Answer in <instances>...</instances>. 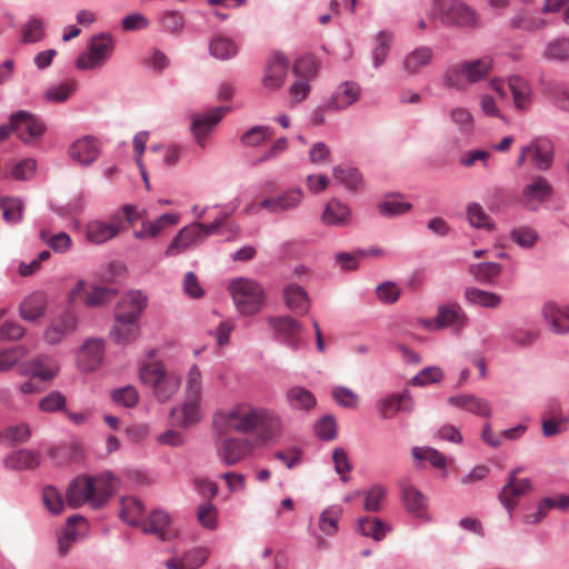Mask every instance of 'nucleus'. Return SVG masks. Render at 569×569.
<instances>
[{"label":"nucleus","mask_w":569,"mask_h":569,"mask_svg":"<svg viewBox=\"0 0 569 569\" xmlns=\"http://www.w3.org/2000/svg\"><path fill=\"white\" fill-rule=\"evenodd\" d=\"M139 377L142 383L152 389L159 402L169 401L180 389L181 379L173 371H168L161 361H148L140 366Z\"/></svg>","instance_id":"3"},{"label":"nucleus","mask_w":569,"mask_h":569,"mask_svg":"<svg viewBox=\"0 0 569 569\" xmlns=\"http://www.w3.org/2000/svg\"><path fill=\"white\" fill-rule=\"evenodd\" d=\"M111 335L117 343L126 345L134 341L139 336L138 321L116 320Z\"/></svg>","instance_id":"42"},{"label":"nucleus","mask_w":569,"mask_h":569,"mask_svg":"<svg viewBox=\"0 0 569 569\" xmlns=\"http://www.w3.org/2000/svg\"><path fill=\"white\" fill-rule=\"evenodd\" d=\"M117 289L104 286H91L90 289L83 280H79L69 292L70 301H74L79 296L84 295L86 306L96 308L111 302L117 296Z\"/></svg>","instance_id":"12"},{"label":"nucleus","mask_w":569,"mask_h":569,"mask_svg":"<svg viewBox=\"0 0 569 569\" xmlns=\"http://www.w3.org/2000/svg\"><path fill=\"white\" fill-rule=\"evenodd\" d=\"M283 299L286 306L297 315H306L310 309V300L307 291L295 283H290L283 289Z\"/></svg>","instance_id":"34"},{"label":"nucleus","mask_w":569,"mask_h":569,"mask_svg":"<svg viewBox=\"0 0 569 569\" xmlns=\"http://www.w3.org/2000/svg\"><path fill=\"white\" fill-rule=\"evenodd\" d=\"M413 403L407 392L392 395L380 402L379 410L385 419L392 418L398 411L412 410Z\"/></svg>","instance_id":"38"},{"label":"nucleus","mask_w":569,"mask_h":569,"mask_svg":"<svg viewBox=\"0 0 569 569\" xmlns=\"http://www.w3.org/2000/svg\"><path fill=\"white\" fill-rule=\"evenodd\" d=\"M520 471V469H515L509 475L508 482L503 486L499 499L500 502L503 505V507L509 511L511 515V510L516 506V500L510 497L511 490H517L520 496H523L525 493L529 492L531 489V482L528 478L518 479L517 475Z\"/></svg>","instance_id":"30"},{"label":"nucleus","mask_w":569,"mask_h":569,"mask_svg":"<svg viewBox=\"0 0 569 569\" xmlns=\"http://www.w3.org/2000/svg\"><path fill=\"white\" fill-rule=\"evenodd\" d=\"M448 403L452 407L466 410L467 412L487 419L491 418L492 416L491 403L487 399L477 397L471 393L450 396L448 398Z\"/></svg>","instance_id":"21"},{"label":"nucleus","mask_w":569,"mask_h":569,"mask_svg":"<svg viewBox=\"0 0 569 569\" xmlns=\"http://www.w3.org/2000/svg\"><path fill=\"white\" fill-rule=\"evenodd\" d=\"M143 512L144 506L139 499L133 497L122 499L120 517L124 522L138 526Z\"/></svg>","instance_id":"45"},{"label":"nucleus","mask_w":569,"mask_h":569,"mask_svg":"<svg viewBox=\"0 0 569 569\" xmlns=\"http://www.w3.org/2000/svg\"><path fill=\"white\" fill-rule=\"evenodd\" d=\"M117 479L111 473L97 477H78L68 487L67 503L71 508H79L89 503L97 509L103 506L113 495Z\"/></svg>","instance_id":"1"},{"label":"nucleus","mask_w":569,"mask_h":569,"mask_svg":"<svg viewBox=\"0 0 569 569\" xmlns=\"http://www.w3.org/2000/svg\"><path fill=\"white\" fill-rule=\"evenodd\" d=\"M289 405L295 409L309 410L316 406V398L311 391L302 387H292L287 392Z\"/></svg>","instance_id":"47"},{"label":"nucleus","mask_w":569,"mask_h":569,"mask_svg":"<svg viewBox=\"0 0 569 569\" xmlns=\"http://www.w3.org/2000/svg\"><path fill=\"white\" fill-rule=\"evenodd\" d=\"M208 557L207 549L198 548L187 552L180 559H169L166 561V567L168 569H197L204 563Z\"/></svg>","instance_id":"39"},{"label":"nucleus","mask_w":569,"mask_h":569,"mask_svg":"<svg viewBox=\"0 0 569 569\" xmlns=\"http://www.w3.org/2000/svg\"><path fill=\"white\" fill-rule=\"evenodd\" d=\"M269 326L276 331V333L283 337L286 343L292 348H299V335L302 331V325L292 317H270L268 319Z\"/></svg>","instance_id":"23"},{"label":"nucleus","mask_w":569,"mask_h":569,"mask_svg":"<svg viewBox=\"0 0 569 569\" xmlns=\"http://www.w3.org/2000/svg\"><path fill=\"white\" fill-rule=\"evenodd\" d=\"M202 390V375L197 366H192L186 380L187 399L200 400Z\"/></svg>","instance_id":"58"},{"label":"nucleus","mask_w":569,"mask_h":569,"mask_svg":"<svg viewBox=\"0 0 569 569\" xmlns=\"http://www.w3.org/2000/svg\"><path fill=\"white\" fill-rule=\"evenodd\" d=\"M547 26V22L541 17H533L522 11L517 13L510 20L512 29H523L528 31L540 30Z\"/></svg>","instance_id":"53"},{"label":"nucleus","mask_w":569,"mask_h":569,"mask_svg":"<svg viewBox=\"0 0 569 569\" xmlns=\"http://www.w3.org/2000/svg\"><path fill=\"white\" fill-rule=\"evenodd\" d=\"M393 33L387 30L380 31L376 37V47L372 50V64L377 69L381 67L388 58Z\"/></svg>","instance_id":"44"},{"label":"nucleus","mask_w":569,"mask_h":569,"mask_svg":"<svg viewBox=\"0 0 569 569\" xmlns=\"http://www.w3.org/2000/svg\"><path fill=\"white\" fill-rule=\"evenodd\" d=\"M552 187L541 176H535L523 187L519 194L518 202L526 209L535 211L549 199Z\"/></svg>","instance_id":"11"},{"label":"nucleus","mask_w":569,"mask_h":569,"mask_svg":"<svg viewBox=\"0 0 569 569\" xmlns=\"http://www.w3.org/2000/svg\"><path fill=\"white\" fill-rule=\"evenodd\" d=\"M160 24L164 32L178 34L184 29L186 19L181 12L169 10L160 17Z\"/></svg>","instance_id":"55"},{"label":"nucleus","mask_w":569,"mask_h":569,"mask_svg":"<svg viewBox=\"0 0 569 569\" xmlns=\"http://www.w3.org/2000/svg\"><path fill=\"white\" fill-rule=\"evenodd\" d=\"M103 358V342L99 339L88 340L78 355V366L83 371L96 370Z\"/></svg>","instance_id":"28"},{"label":"nucleus","mask_w":569,"mask_h":569,"mask_svg":"<svg viewBox=\"0 0 569 569\" xmlns=\"http://www.w3.org/2000/svg\"><path fill=\"white\" fill-rule=\"evenodd\" d=\"M450 120L456 124L460 132L470 133L475 127V119L468 108L455 107L449 111Z\"/></svg>","instance_id":"51"},{"label":"nucleus","mask_w":569,"mask_h":569,"mask_svg":"<svg viewBox=\"0 0 569 569\" xmlns=\"http://www.w3.org/2000/svg\"><path fill=\"white\" fill-rule=\"evenodd\" d=\"M203 242L202 223L193 222L182 228L166 250V256H178Z\"/></svg>","instance_id":"14"},{"label":"nucleus","mask_w":569,"mask_h":569,"mask_svg":"<svg viewBox=\"0 0 569 569\" xmlns=\"http://www.w3.org/2000/svg\"><path fill=\"white\" fill-rule=\"evenodd\" d=\"M216 451L220 461L227 466H234L250 456L254 450V443L242 437L218 433Z\"/></svg>","instance_id":"7"},{"label":"nucleus","mask_w":569,"mask_h":569,"mask_svg":"<svg viewBox=\"0 0 569 569\" xmlns=\"http://www.w3.org/2000/svg\"><path fill=\"white\" fill-rule=\"evenodd\" d=\"M211 54L216 58L226 60L234 57L238 52L237 44L229 38L217 37L210 44Z\"/></svg>","instance_id":"54"},{"label":"nucleus","mask_w":569,"mask_h":569,"mask_svg":"<svg viewBox=\"0 0 569 569\" xmlns=\"http://www.w3.org/2000/svg\"><path fill=\"white\" fill-rule=\"evenodd\" d=\"M40 238L46 242L54 252H66L72 244L70 236L66 232L52 234L48 230L40 231Z\"/></svg>","instance_id":"56"},{"label":"nucleus","mask_w":569,"mask_h":569,"mask_svg":"<svg viewBox=\"0 0 569 569\" xmlns=\"http://www.w3.org/2000/svg\"><path fill=\"white\" fill-rule=\"evenodd\" d=\"M303 199V190L296 187L288 189L278 196L266 197L259 202L252 201L244 207L243 212L246 214H257L261 209H263L271 214H280L296 210L302 203Z\"/></svg>","instance_id":"6"},{"label":"nucleus","mask_w":569,"mask_h":569,"mask_svg":"<svg viewBox=\"0 0 569 569\" xmlns=\"http://www.w3.org/2000/svg\"><path fill=\"white\" fill-rule=\"evenodd\" d=\"M468 323V317L458 303L440 306L435 318L422 320V326L429 330L452 328L460 332Z\"/></svg>","instance_id":"9"},{"label":"nucleus","mask_w":569,"mask_h":569,"mask_svg":"<svg viewBox=\"0 0 569 569\" xmlns=\"http://www.w3.org/2000/svg\"><path fill=\"white\" fill-rule=\"evenodd\" d=\"M68 154L79 164L90 166L100 154V142L92 136H84L69 147Z\"/></svg>","instance_id":"17"},{"label":"nucleus","mask_w":569,"mask_h":569,"mask_svg":"<svg viewBox=\"0 0 569 569\" xmlns=\"http://www.w3.org/2000/svg\"><path fill=\"white\" fill-rule=\"evenodd\" d=\"M44 29L41 20L31 18L22 29V41L33 43L43 38Z\"/></svg>","instance_id":"63"},{"label":"nucleus","mask_w":569,"mask_h":569,"mask_svg":"<svg viewBox=\"0 0 569 569\" xmlns=\"http://www.w3.org/2000/svg\"><path fill=\"white\" fill-rule=\"evenodd\" d=\"M198 402L199 400L187 399L181 408H172L170 412L172 425L188 428L197 423L201 418Z\"/></svg>","instance_id":"32"},{"label":"nucleus","mask_w":569,"mask_h":569,"mask_svg":"<svg viewBox=\"0 0 569 569\" xmlns=\"http://www.w3.org/2000/svg\"><path fill=\"white\" fill-rule=\"evenodd\" d=\"M170 518L168 513L161 510H154L150 513L147 521L143 522L142 529L146 533H152L161 540H168L172 533L169 530Z\"/></svg>","instance_id":"37"},{"label":"nucleus","mask_w":569,"mask_h":569,"mask_svg":"<svg viewBox=\"0 0 569 569\" xmlns=\"http://www.w3.org/2000/svg\"><path fill=\"white\" fill-rule=\"evenodd\" d=\"M351 210L348 204L331 198L321 214V222L327 227H345L349 223Z\"/></svg>","instance_id":"26"},{"label":"nucleus","mask_w":569,"mask_h":569,"mask_svg":"<svg viewBox=\"0 0 569 569\" xmlns=\"http://www.w3.org/2000/svg\"><path fill=\"white\" fill-rule=\"evenodd\" d=\"M412 455L416 459L428 460L433 467L445 469L447 465L446 457L432 448H415Z\"/></svg>","instance_id":"62"},{"label":"nucleus","mask_w":569,"mask_h":569,"mask_svg":"<svg viewBox=\"0 0 569 569\" xmlns=\"http://www.w3.org/2000/svg\"><path fill=\"white\" fill-rule=\"evenodd\" d=\"M289 61L280 53L272 56L266 66L262 79L263 87L269 90H277L282 87L288 73Z\"/></svg>","instance_id":"22"},{"label":"nucleus","mask_w":569,"mask_h":569,"mask_svg":"<svg viewBox=\"0 0 569 569\" xmlns=\"http://www.w3.org/2000/svg\"><path fill=\"white\" fill-rule=\"evenodd\" d=\"M359 531L367 537H371L375 540H382L388 531V527L378 518L366 517L359 520Z\"/></svg>","instance_id":"49"},{"label":"nucleus","mask_w":569,"mask_h":569,"mask_svg":"<svg viewBox=\"0 0 569 569\" xmlns=\"http://www.w3.org/2000/svg\"><path fill=\"white\" fill-rule=\"evenodd\" d=\"M502 268L497 262H481L469 267V272L477 281L491 283L500 274Z\"/></svg>","instance_id":"48"},{"label":"nucleus","mask_w":569,"mask_h":569,"mask_svg":"<svg viewBox=\"0 0 569 569\" xmlns=\"http://www.w3.org/2000/svg\"><path fill=\"white\" fill-rule=\"evenodd\" d=\"M552 143L548 139L538 138L520 149L517 164L522 167L529 162L538 170H548L552 164Z\"/></svg>","instance_id":"8"},{"label":"nucleus","mask_w":569,"mask_h":569,"mask_svg":"<svg viewBox=\"0 0 569 569\" xmlns=\"http://www.w3.org/2000/svg\"><path fill=\"white\" fill-rule=\"evenodd\" d=\"M273 130L264 126H256L247 130L240 138L241 143L247 147L260 146L263 141L271 139Z\"/></svg>","instance_id":"52"},{"label":"nucleus","mask_w":569,"mask_h":569,"mask_svg":"<svg viewBox=\"0 0 569 569\" xmlns=\"http://www.w3.org/2000/svg\"><path fill=\"white\" fill-rule=\"evenodd\" d=\"M42 500L46 508L54 515H59L64 509L62 495L52 486L44 487L42 491Z\"/></svg>","instance_id":"59"},{"label":"nucleus","mask_w":569,"mask_h":569,"mask_svg":"<svg viewBox=\"0 0 569 569\" xmlns=\"http://www.w3.org/2000/svg\"><path fill=\"white\" fill-rule=\"evenodd\" d=\"M467 216L470 224L476 228L486 229L488 231L495 229V222L479 203H469L467 207Z\"/></svg>","instance_id":"50"},{"label":"nucleus","mask_w":569,"mask_h":569,"mask_svg":"<svg viewBox=\"0 0 569 569\" xmlns=\"http://www.w3.org/2000/svg\"><path fill=\"white\" fill-rule=\"evenodd\" d=\"M123 228V219L117 213L109 221L92 220L87 224L86 233L90 242L100 244L113 239Z\"/></svg>","instance_id":"13"},{"label":"nucleus","mask_w":569,"mask_h":569,"mask_svg":"<svg viewBox=\"0 0 569 569\" xmlns=\"http://www.w3.org/2000/svg\"><path fill=\"white\" fill-rule=\"evenodd\" d=\"M360 97V87L356 82H343L333 92L331 99L327 103L328 109L341 110L346 109Z\"/></svg>","instance_id":"29"},{"label":"nucleus","mask_w":569,"mask_h":569,"mask_svg":"<svg viewBox=\"0 0 569 569\" xmlns=\"http://www.w3.org/2000/svg\"><path fill=\"white\" fill-rule=\"evenodd\" d=\"M59 368L57 362L48 356H38L30 361L19 363L18 372L21 376H30L47 381L52 379Z\"/></svg>","instance_id":"18"},{"label":"nucleus","mask_w":569,"mask_h":569,"mask_svg":"<svg viewBox=\"0 0 569 569\" xmlns=\"http://www.w3.org/2000/svg\"><path fill=\"white\" fill-rule=\"evenodd\" d=\"M335 179L350 191H359L363 188V179L358 169L337 166L333 168Z\"/></svg>","instance_id":"41"},{"label":"nucleus","mask_w":569,"mask_h":569,"mask_svg":"<svg viewBox=\"0 0 569 569\" xmlns=\"http://www.w3.org/2000/svg\"><path fill=\"white\" fill-rule=\"evenodd\" d=\"M465 298L469 303L485 308H497L501 303L500 296L478 288H467Z\"/></svg>","instance_id":"46"},{"label":"nucleus","mask_w":569,"mask_h":569,"mask_svg":"<svg viewBox=\"0 0 569 569\" xmlns=\"http://www.w3.org/2000/svg\"><path fill=\"white\" fill-rule=\"evenodd\" d=\"M260 408L248 402L238 403L227 410L219 411L213 417L217 433L230 431L241 435L253 433L258 426Z\"/></svg>","instance_id":"2"},{"label":"nucleus","mask_w":569,"mask_h":569,"mask_svg":"<svg viewBox=\"0 0 569 569\" xmlns=\"http://www.w3.org/2000/svg\"><path fill=\"white\" fill-rule=\"evenodd\" d=\"M30 436L31 430L29 425L27 423L8 426L1 432V437L11 443L26 442L30 438Z\"/></svg>","instance_id":"60"},{"label":"nucleus","mask_w":569,"mask_h":569,"mask_svg":"<svg viewBox=\"0 0 569 569\" xmlns=\"http://www.w3.org/2000/svg\"><path fill=\"white\" fill-rule=\"evenodd\" d=\"M433 49L420 46L408 52L402 59V69L408 76H416L433 60Z\"/></svg>","instance_id":"27"},{"label":"nucleus","mask_w":569,"mask_h":569,"mask_svg":"<svg viewBox=\"0 0 569 569\" xmlns=\"http://www.w3.org/2000/svg\"><path fill=\"white\" fill-rule=\"evenodd\" d=\"M28 353V348L22 345L0 351V371H8Z\"/></svg>","instance_id":"57"},{"label":"nucleus","mask_w":569,"mask_h":569,"mask_svg":"<svg viewBox=\"0 0 569 569\" xmlns=\"http://www.w3.org/2000/svg\"><path fill=\"white\" fill-rule=\"evenodd\" d=\"M542 313L555 333H565L569 331V307L560 308L555 302H547L542 308Z\"/></svg>","instance_id":"31"},{"label":"nucleus","mask_w":569,"mask_h":569,"mask_svg":"<svg viewBox=\"0 0 569 569\" xmlns=\"http://www.w3.org/2000/svg\"><path fill=\"white\" fill-rule=\"evenodd\" d=\"M77 323V317L72 311H63L51 321L44 331V340L50 345L61 342L67 336L76 331Z\"/></svg>","instance_id":"16"},{"label":"nucleus","mask_w":569,"mask_h":569,"mask_svg":"<svg viewBox=\"0 0 569 569\" xmlns=\"http://www.w3.org/2000/svg\"><path fill=\"white\" fill-rule=\"evenodd\" d=\"M282 421L281 418L273 411L261 409L259 411L257 439L264 443L274 440L281 435Z\"/></svg>","instance_id":"25"},{"label":"nucleus","mask_w":569,"mask_h":569,"mask_svg":"<svg viewBox=\"0 0 569 569\" xmlns=\"http://www.w3.org/2000/svg\"><path fill=\"white\" fill-rule=\"evenodd\" d=\"M148 299L141 291H129L122 296L117 305L116 320L139 321L140 316L147 308Z\"/></svg>","instance_id":"15"},{"label":"nucleus","mask_w":569,"mask_h":569,"mask_svg":"<svg viewBox=\"0 0 569 569\" xmlns=\"http://www.w3.org/2000/svg\"><path fill=\"white\" fill-rule=\"evenodd\" d=\"M433 9L445 26L478 28L479 14L461 0H433Z\"/></svg>","instance_id":"5"},{"label":"nucleus","mask_w":569,"mask_h":569,"mask_svg":"<svg viewBox=\"0 0 569 569\" xmlns=\"http://www.w3.org/2000/svg\"><path fill=\"white\" fill-rule=\"evenodd\" d=\"M442 84L455 90H465L469 82L462 62L448 67L442 76Z\"/></svg>","instance_id":"43"},{"label":"nucleus","mask_w":569,"mask_h":569,"mask_svg":"<svg viewBox=\"0 0 569 569\" xmlns=\"http://www.w3.org/2000/svg\"><path fill=\"white\" fill-rule=\"evenodd\" d=\"M47 308V297L41 291L29 295L20 305V317L28 321H36L41 318Z\"/></svg>","instance_id":"33"},{"label":"nucleus","mask_w":569,"mask_h":569,"mask_svg":"<svg viewBox=\"0 0 569 569\" xmlns=\"http://www.w3.org/2000/svg\"><path fill=\"white\" fill-rule=\"evenodd\" d=\"M402 500L407 511L418 518L427 513V498L416 487L406 485L402 488Z\"/></svg>","instance_id":"36"},{"label":"nucleus","mask_w":569,"mask_h":569,"mask_svg":"<svg viewBox=\"0 0 569 569\" xmlns=\"http://www.w3.org/2000/svg\"><path fill=\"white\" fill-rule=\"evenodd\" d=\"M3 463L6 468L11 470L33 469L40 465V456L36 451L20 449L9 453Z\"/></svg>","instance_id":"35"},{"label":"nucleus","mask_w":569,"mask_h":569,"mask_svg":"<svg viewBox=\"0 0 569 569\" xmlns=\"http://www.w3.org/2000/svg\"><path fill=\"white\" fill-rule=\"evenodd\" d=\"M74 81H66L58 86H52L44 92V98L52 102H64L74 91Z\"/></svg>","instance_id":"61"},{"label":"nucleus","mask_w":569,"mask_h":569,"mask_svg":"<svg viewBox=\"0 0 569 569\" xmlns=\"http://www.w3.org/2000/svg\"><path fill=\"white\" fill-rule=\"evenodd\" d=\"M548 59L566 60L569 59V38H562L551 42L545 52Z\"/></svg>","instance_id":"64"},{"label":"nucleus","mask_w":569,"mask_h":569,"mask_svg":"<svg viewBox=\"0 0 569 569\" xmlns=\"http://www.w3.org/2000/svg\"><path fill=\"white\" fill-rule=\"evenodd\" d=\"M11 129L23 141H30L43 133V124L28 111H18L10 117Z\"/></svg>","instance_id":"19"},{"label":"nucleus","mask_w":569,"mask_h":569,"mask_svg":"<svg viewBox=\"0 0 569 569\" xmlns=\"http://www.w3.org/2000/svg\"><path fill=\"white\" fill-rule=\"evenodd\" d=\"M229 291L237 310L243 316H251L260 311L264 303V293L261 286L246 278L233 280Z\"/></svg>","instance_id":"4"},{"label":"nucleus","mask_w":569,"mask_h":569,"mask_svg":"<svg viewBox=\"0 0 569 569\" xmlns=\"http://www.w3.org/2000/svg\"><path fill=\"white\" fill-rule=\"evenodd\" d=\"M113 41L110 36L92 37L88 52L82 53L76 62L78 69H94L101 67L112 54Z\"/></svg>","instance_id":"10"},{"label":"nucleus","mask_w":569,"mask_h":569,"mask_svg":"<svg viewBox=\"0 0 569 569\" xmlns=\"http://www.w3.org/2000/svg\"><path fill=\"white\" fill-rule=\"evenodd\" d=\"M228 107H218L209 110L202 116H196L192 121V132L196 141L203 147L212 128L229 112Z\"/></svg>","instance_id":"20"},{"label":"nucleus","mask_w":569,"mask_h":569,"mask_svg":"<svg viewBox=\"0 0 569 569\" xmlns=\"http://www.w3.org/2000/svg\"><path fill=\"white\" fill-rule=\"evenodd\" d=\"M508 88L512 96L515 109L522 112L528 111L533 99L530 82L519 74H512L508 78Z\"/></svg>","instance_id":"24"},{"label":"nucleus","mask_w":569,"mask_h":569,"mask_svg":"<svg viewBox=\"0 0 569 569\" xmlns=\"http://www.w3.org/2000/svg\"><path fill=\"white\" fill-rule=\"evenodd\" d=\"M469 84L486 78L493 67L491 57L486 56L476 60L462 62Z\"/></svg>","instance_id":"40"}]
</instances>
